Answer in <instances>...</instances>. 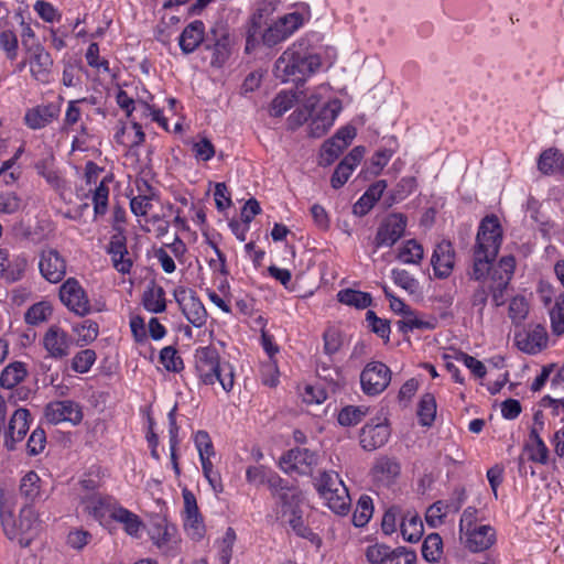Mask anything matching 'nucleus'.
Masks as SVG:
<instances>
[{
    "mask_svg": "<svg viewBox=\"0 0 564 564\" xmlns=\"http://www.w3.org/2000/svg\"><path fill=\"white\" fill-rule=\"evenodd\" d=\"M205 47L206 50L213 51L212 65L220 67L230 54L229 36L226 33H223L213 44L209 43V39L207 37Z\"/></svg>",
    "mask_w": 564,
    "mask_h": 564,
    "instance_id": "79ce46f5",
    "label": "nucleus"
},
{
    "mask_svg": "<svg viewBox=\"0 0 564 564\" xmlns=\"http://www.w3.org/2000/svg\"><path fill=\"white\" fill-rule=\"evenodd\" d=\"M454 258L455 254L452 243L449 241L440 242L431 259L434 274L441 279L447 278L453 271Z\"/></svg>",
    "mask_w": 564,
    "mask_h": 564,
    "instance_id": "cd10ccee",
    "label": "nucleus"
},
{
    "mask_svg": "<svg viewBox=\"0 0 564 564\" xmlns=\"http://www.w3.org/2000/svg\"><path fill=\"white\" fill-rule=\"evenodd\" d=\"M84 511L101 527L110 529L120 503L111 496L93 492L80 500Z\"/></svg>",
    "mask_w": 564,
    "mask_h": 564,
    "instance_id": "423d86ee",
    "label": "nucleus"
},
{
    "mask_svg": "<svg viewBox=\"0 0 564 564\" xmlns=\"http://www.w3.org/2000/svg\"><path fill=\"white\" fill-rule=\"evenodd\" d=\"M195 370L199 383L214 386L218 382L226 393L234 390L236 367L223 358L216 348L207 346L196 350Z\"/></svg>",
    "mask_w": 564,
    "mask_h": 564,
    "instance_id": "f03ea898",
    "label": "nucleus"
},
{
    "mask_svg": "<svg viewBox=\"0 0 564 564\" xmlns=\"http://www.w3.org/2000/svg\"><path fill=\"white\" fill-rule=\"evenodd\" d=\"M31 77L40 84L53 80V58L43 45H33L25 52Z\"/></svg>",
    "mask_w": 564,
    "mask_h": 564,
    "instance_id": "2eb2a0df",
    "label": "nucleus"
},
{
    "mask_svg": "<svg viewBox=\"0 0 564 564\" xmlns=\"http://www.w3.org/2000/svg\"><path fill=\"white\" fill-rule=\"evenodd\" d=\"M30 429V412L20 408L12 414L8 429L4 433V447L13 451L15 445L21 442Z\"/></svg>",
    "mask_w": 564,
    "mask_h": 564,
    "instance_id": "393cba45",
    "label": "nucleus"
},
{
    "mask_svg": "<svg viewBox=\"0 0 564 564\" xmlns=\"http://www.w3.org/2000/svg\"><path fill=\"white\" fill-rule=\"evenodd\" d=\"M44 416L53 425L68 422L76 426L83 421L84 413L79 403L73 400H58L46 404Z\"/></svg>",
    "mask_w": 564,
    "mask_h": 564,
    "instance_id": "ddd939ff",
    "label": "nucleus"
},
{
    "mask_svg": "<svg viewBox=\"0 0 564 564\" xmlns=\"http://www.w3.org/2000/svg\"><path fill=\"white\" fill-rule=\"evenodd\" d=\"M516 268V260L512 256L502 257L490 274V284L492 302L496 306L505 304L503 293L512 279Z\"/></svg>",
    "mask_w": 564,
    "mask_h": 564,
    "instance_id": "4468645a",
    "label": "nucleus"
},
{
    "mask_svg": "<svg viewBox=\"0 0 564 564\" xmlns=\"http://www.w3.org/2000/svg\"><path fill=\"white\" fill-rule=\"evenodd\" d=\"M400 532L404 541L416 543L421 540L424 525L421 517L414 510H406L400 522Z\"/></svg>",
    "mask_w": 564,
    "mask_h": 564,
    "instance_id": "2f4dec72",
    "label": "nucleus"
},
{
    "mask_svg": "<svg viewBox=\"0 0 564 564\" xmlns=\"http://www.w3.org/2000/svg\"><path fill=\"white\" fill-rule=\"evenodd\" d=\"M24 151L23 147H20L13 156L7 161H4L0 167V177H3V182L8 184H12L20 176L19 167H15L17 161L20 159Z\"/></svg>",
    "mask_w": 564,
    "mask_h": 564,
    "instance_id": "bf43d9fd",
    "label": "nucleus"
},
{
    "mask_svg": "<svg viewBox=\"0 0 564 564\" xmlns=\"http://www.w3.org/2000/svg\"><path fill=\"white\" fill-rule=\"evenodd\" d=\"M59 111V107L55 104H41L26 109L23 122L31 130H41L56 120Z\"/></svg>",
    "mask_w": 564,
    "mask_h": 564,
    "instance_id": "b1692460",
    "label": "nucleus"
},
{
    "mask_svg": "<svg viewBox=\"0 0 564 564\" xmlns=\"http://www.w3.org/2000/svg\"><path fill=\"white\" fill-rule=\"evenodd\" d=\"M366 557L370 564H415L416 553L408 547H391L386 544L376 543L369 545Z\"/></svg>",
    "mask_w": 564,
    "mask_h": 564,
    "instance_id": "9d476101",
    "label": "nucleus"
},
{
    "mask_svg": "<svg viewBox=\"0 0 564 564\" xmlns=\"http://www.w3.org/2000/svg\"><path fill=\"white\" fill-rule=\"evenodd\" d=\"M337 300L341 304L364 310L371 305V295L367 292L357 291L352 289H344L337 293Z\"/></svg>",
    "mask_w": 564,
    "mask_h": 564,
    "instance_id": "ea45409f",
    "label": "nucleus"
},
{
    "mask_svg": "<svg viewBox=\"0 0 564 564\" xmlns=\"http://www.w3.org/2000/svg\"><path fill=\"white\" fill-rule=\"evenodd\" d=\"M460 538L469 551L477 553L490 549L496 543V531L489 524H480L460 534Z\"/></svg>",
    "mask_w": 564,
    "mask_h": 564,
    "instance_id": "a878e982",
    "label": "nucleus"
},
{
    "mask_svg": "<svg viewBox=\"0 0 564 564\" xmlns=\"http://www.w3.org/2000/svg\"><path fill=\"white\" fill-rule=\"evenodd\" d=\"M321 55L308 39H300L276 59L274 76L282 83L297 82L317 72Z\"/></svg>",
    "mask_w": 564,
    "mask_h": 564,
    "instance_id": "f257e3e1",
    "label": "nucleus"
},
{
    "mask_svg": "<svg viewBox=\"0 0 564 564\" xmlns=\"http://www.w3.org/2000/svg\"><path fill=\"white\" fill-rule=\"evenodd\" d=\"M443 555V540L438 533L429 534L422 544V556L426 562L435 563Z\"/></svg>",
    "mask_w": 564,
    "mask_h": 564,
    "instance_id": "09e8293b",
    "label": "nucleus"
},
{
    "mask_svg": "<svg viewBox=\"0 0 564 564\" xmlns=\"http://www.w3.org/2000/svg\"><path fill=\"white\" fill-rule=\"evenodd\" d=\"M87 104L94 105V100L88 98H80L69 100L67 102V108L64 116V130H70L80 121L83 115L85 113L84 106Z\"/></svg>",
    "mask_w": 564,
    "mask_h": 564,
    "instance_id": "c03bdc74",
    "label": "nucleus"
},
{
    "mask_svg": "<svg viewBox=\"0 0 564 564\" xmlns=\"http://www.w3.org/2000/svg\"><path fill=\"white\" fill-rule=\"evenodd\" d=\"M110 257L111 264L120 274H129L133 267V261L127 248V238L123 232H116L110 237V241L106 248Z\"/></svg>",
    "mask_w": 564,
    "mask_h": 564,
    "instance_id": "4be33fe9",
    "label": "nucleus"
},
{
    "mask_svg": "<svg viewBox=\"0 0 564 564\" xmlns=\"http://www.w3.org/2000/svg\"><path fill=\"white\" fill-rule=\"evenodd\" d=\"M436 401L433 394L425 393L419 403L417 416L421 425L430 426L435 420Z\"/></svg>",
    "mask_w": 564,
    "mask_h": 564,
    "instance_id": "3c124183",
    "label": "nucleus"
},
{
    "mask_svg": "<svg viewBox=\"0 0 564 564\" xmlns=\"http://www.w3.org/2000/svg\"><path fill=\"white\" fill-rule=\"evenodd\" d=\"M205 24L195 20L187 24L178 36V45L184 54L193 53L200 44H205Z\"/></svg>",
    "mask_w": 564,
    "mask_h": 564,
    "instance_id": "c85d7f7f",
    "label": "nucleus"
},
{
    "mask_svg": "<svg viewBox=\"0 0 564 564\" xmlns=\"http://www.w3.org/2000/svg\"><path fill=\"white\" fill-rule=\"evenodd\" d=\"M236 541V532L232 528H227L221 540L217 542V556L221 564H229L232 555V547Z\"/></svg>",
    "mask_w": 564,
    "mask_h": 564,
    "instance_id": "5fc2aeb1",
    "label": "nucleus"
},
{
    "mask_svg": "<svg viewBox=\"0 0 564 564\" xmlns=\"http://www.w3.org/2000/svg\"><path fill=\"white\" fill-rule=\"evenodd\" d=\"M55 159L52 154H48L35 163V170L46 183L59 195L64 196L68 189L66 181L63 178L61 173L55 167Z\"/></svg>",
    "mask_w": 564,
    "mask_h": 564,
    "instance_id": "bb28decb",
    "label": "nucleus"
},
{
    "mask_svg": "<svg viewBox=\"0 0 564 564\" xmlns=\"http://www.w3.org/2000/svg\"><path fill=\"white\" fill-rule=\"evenodd\" d=\"M85 58L87 64L97 72L109 73V62L100 56L99 45L96 42L88 45Z\"/></svg>",
    "mask_w": 564,
    "mask_h": 564,
    "instance_id": "69168bd1",
    "label": "nucleus"
},
{
    "mask_svg": "<svg viewBox=\"0 0 564 564\" xmlns=\"http://www.w3.org/2000/svg\"><path fill=\"white\" fill-rule=\"evenodd\" d=\"M278 498L282 508V514H290V518L300 516V505L302 502V494L299 489L292 487H283L282 484L275 489H271Z\"/></svg>",
    "mask_w": 564,
    "mask_h": 564,
    "instance_id": "c756f323",
    "label": "nucleus"
},
{
    "mask_svg": "<svg viewBox=\"0 0 564 564\" xmlns=\"http://www.w3.org/2000/svg\"><path fill=\"white\" fill-rule=\"evenodd\" d=\"M314 485L324 505L334 513L346 516L349 512L351 499L338 473L324 470L315 478Z\"/></svg>",
    "mask_w": 564,
    "mask_h": 564,
    "instance_id": "20e7f679",
    "label": "nucleus"
},
{
    "mask_svg": "<svg viewBox=\"0 0 564 564\" xmlns=\"http://www.w3.org/2000/svg\"><path fill=\"white\" fill-rule=\"evenodd\" d=\"M39 269L50 283L61 282L66 274V260L55 249H44L40 254Z\"/></svg>",
    "mask_w": 564,
    "mask_h": 564,
    "instance_id": "412c9836",
    "label": "nucleus"
},
{
    "mask_svg": "<svg viewBox=\"0 0 564 564\" xmlns=\"http://www.w3.org/2000/svg\"><path fill=\"white\" fill-rule=\"evenodd\" d=\"M61 302L79 316L90 313L88 296L75 278H68L59 288Z\"/></svg>",
    "mask_w": 564,
    "mask_h": 564,
    "instance_id": "dca6fc26",
    "label": "nucleus"
},
{
    "mask_svg": "<svg viewBox=\"0 0 564 564\" xmlns=\"http://www.w3.org/2000/svg\"><path fill=\"white\" fill-rule=\"evenodd\" d=\"M192 152L197 161L208 162L215 156V147L206 137L192 143Z\"/></svg>",
    "mask_w": 564,
    "mask_h": 564,
    "instance_id": "774afa93",
    "label": "nucleus"
},
{
    "mask_svg": "<svg viewBox=\"0 0 564 564\" xmlns=\"http://www.w3.org/2000/svg\"><path fill=\"white\" fill-rule=\"evenodd\" d=\"M142 228L147 232L154 234L156 238H162L169 232L170 221L163 216L154 214L145 218V224Z\"/></svg>",
    "mask_w": 564,
    "mask_h": 564,
    "instance_id": "338daca9",
    "label": "nucleus"
},
{
    "mask_svg": "<svg viewBox=\"0 0 564 564\" xmlns=\"http://www.w3.org/2000/svg\"><path fill=\"white\" fill-rule=\"evenodd\" d=\"M552 330L556 335L564 333V293L555 299L554 306L550 310Z\"/></svg>",
    "mask_w": 564,
    "mask_h": 564,
    "instance_id": "680f3d73",
    "label": "nucleus"
},
{
    "mask_svg": "<svg viewBox=\"0 0 564 564\" xmlns=\"http://www.w3.org/2000/svg\"><path fill=\"white\" fill-rule=\"evenodd\" d=\"M390 437L387 417H376L360 431V445L366 451H375L383 446Z\"/></svg>",
    "mask_w": 564,
    "mask_h": 564,
    "instance_id": "6ab92c4d",
    "label": "nucleus"
},
{
    "mask_svg": "<svg viewBox=\"0 0 564 564\" xmlns=\"http://www.w3.org/2000/svg\"><path fill=\"white\" fill-rule=\"evenodd\" d=\"M398 328L401 333L406 334L414 329H431L433 328V324L420 318L412 310H410L403 315V318L398 322Z\"/></svg>",
    "mask_w": 564,
    "mask_h": 564,
    "instance_id": "4d7b16f0",
    "label": "nucleus"
},
{
    "mask_svg": "<svg viewBox=\"0 0 564 564\" xmlns=\"http://www.w3.org/2000/svg\"><path fill=\"white\" fill-rule=\"evenodd\" d=\"M24 364L20 361L8 365L0 375V386L4 389L17 387L26 377Z\"/></svg>",
    "mask_w": 564,
    "mask_h": 564,
    "instance_id": "58836bf2",
    "label": "nucleus"
},
{
    "mask_svg": "<svg viewBox=\"0 0 564 564\" xmlns=\"http://www.w3.org/2000/svg\"><path fill=\"white\" fill-rule=\"evenodd\" d=\"M370 413V406L367 405H347L338 413V423L341 426H355Z\"/></svg>",
    "mask_w": 564,
    "mask_h": 564,
    "instance_id": "49530a36",
    "label": "nucleus"
},
{
    "mask_svg": "<svg viewBox=\"0 0 564 564\" xmlns=\"http://www.w3.org/2000/svg\"><path fill=\"white\" fill-rule=\"evenodd\" d=\"M399 473L400 465L394 459L388 457L378 459L373 466L375 477L382 481H391L399 475Z\"/></svg>",
    "mask_w": 564,
    "mask_h": 564,
    "instance_id": "8fccbe9b",
    "label": "nucleus"
},
{
    "mask_svg": "<svg viewBox=\"0 0 564 564\" xmlns=\"http://www.w3.org/2000/svg\"><path fill=\"white\" fill-rule=\"evenodd\" d=\"M373 511L372 499L369 496H361L358 499L352 522L356 527H362L370 520Z\"/></svg>",
    "mask_w": 564,
    "mask_h": 564,
    "instance_id": "864d4df0",
    "label": "nucleus"
},
{
    "mask_svg": "<svg viewBox=\"0 0 564 564\" xmlns=\"http://www.w3.org/2000/svg\"><path fill=\"white\" fill-rule=\"evenodd\" d=\"M390 368L381 361L368 362L360 372V388L368 397L381 394L391 381Z\"/></svg>",
    "mask_w": 564,
    "mask_h": 564,
    "instance_id": "6e6552de",
    "label": "nucleus"
},
{
    "mask_svg": "<svg viewBox=\"0 0 564 564\" xmlns=\"http://www.w3.org/2000/svg\"><path fill=\"white\" fill-rule=\"evenodd\" d=\"M144 138L142 126L137 121H131L129 127H122L120 131L116 133L117 142L129 149L142 144Z\"/></svg>",
    "mask_w": 564,
    "mask_h": 564,
    "instance_id": "e433bc0d",
    "label": "nucleus"
},
{
    "mask_svg": "<svg viewBox=\"0 0 564 564\" xmlns=\"http://www.w3.org/2000/svg\"><path fill=\"white\" fill-rule=\"evenodd\" d=\"M144 308L153 314L162 313L166 310L165 292L161 286L148 289L143 294Z\"/></svg>",
    "mask_w": 564,
    "mask_h": 564,
    "instance_id": "a18cd8bd",
    "label": "nucleus"
},
{
    "mask_svg": "<svg viewBox=\"0 0 564 564\" xmlns=\"http://www.w3.org/2000/svg\"><path fill=\"white\" fill-rule=\"evenodd\" d=\"M423 254V247L416 240L410 239L398 249L397 259L404 264H419Z\"/></svg>",
    "mask_w": 564,
    "mask_h": 564,
    "instance_id": "de8ad7c7",
    "label": "nucleus"
},
{
    "mask_svg": "<svg viewBox=\"0 0 564 564\" xmlns=\"http://www.w3.org/2000/svg\"><path fill=\"white\" fill-rule=\"evenodd\" d=\"M149 536L159 551L173 556L180 547V535L175 524L164 518L156 519L149 530Z\"/></svg>",
    "mask_w": 564,
    "mask_h": 564,
    "instance_id": "9b49d317",
    "label": "nucleus"
},
{
    "mask_svg": "<svg viewBox=\"0 0 564 564\" xmlns=\"http://www.w3.org/2000/svg\"><path fill=\"white\" fill-rule=\"evenodd\" d=\"M97 358L93 349L78 351L72 360V369L78 373H86L90 370Z\"/></svg>",
    "mask_w": 564,
    "mask_h": 564,
    "instance_id": "e2e57ef3",
    "label": "nucleus"
},
{
    "mask_svg": "<svg viewBox=\"0 0 564 564\" xmlns=\"http://www.w3.org/2000/svg\"><path fill=\"white\" fill-rule=\"evenodd\" d=\"M143 185L147 187V191L142 193L141 188H139V194L137 196H133L130 200L131 212L137 217H147L148 213L153 207V200L155 198L154 191L150 186H148L147 183H144Z\"/></svg>",
    "mask_w": 564,
    "mask_h": 564,
    "instance_id": "a19ab883",
    "label": "nucleus"
},
{
    "mask_svg": "<svg viewBox=\"0 0 564 564\" xmlns=\"http://www.w3.org/2000/svg\"><path fill=\"white\" fill-rule=\"evenodd\" d=\"M529 459L540 465H547L550 460V451L539 435L536 427H532L529 433V442L524 446Z\"/></svg>",
    "mask_w": 564,
    "mask_h": 564,
    "instance_id": "473e14b6",
    "label": "nucleus"
},
{
    "mask_svg": "<svg viewBox=\"0 0 564 564\" xmlns=\"http://www.w3.org/2000/svg\"><path fill=\"white\" fill-rule=\"evenodd\" d=\"M0 520L6 536L22 547L31 544L41 528L37 516L31 507L21 509L19 522H17L12 505L3 497L0 500Z\"/></svg>",
    "mask_w": 564,
    "mask_h": 564,
    "instance_id": "7ed1b4c3",
    "label": "nucleus"
},
{
    "mask_svg": "<svg viewBox=\"0 0 564 564\" xmlns=\"http://www.w3.org/2000/svg\"><path fill=\"white\" fill-rule=\"evenodd\" d=\"M304 21L305 17L301 12L294 11L284 14L264 30L262 34L263 43L272 47L285 41L304 24Z\"/></svg>",
    "mask_w": 564,
    "mask_h": 564,
    "instance_id": "1a4fd4ad",
    "label": "nucleus"
},
{
    "mask_svg": "<svg viewBox=\"0 0 564 564\" xmlns=\"http://www.w3.org/2000/svg\"><path fill=\"white\" fill-rule=\"evenodd\" d=\"M246 479L249 484L254 486H260L267 482L271 489H275L283 482L275 473L261 465L248 467L246 471Z\"/></svg>",
    "mask_w": 564,
    "mask_h": 564,
    "instance_id": "f704fd0d",
    "label": "nucleus"
},
{
    "mask_svg": "<svg viewBox=\"0 0 564 564\" xmlns=\"http://www.w3.org/2000/svg\"><path fill=\"white\" fill-rule=\"evenodd\" d=\"M502 242V229L499 219L495 215L486 216L479 225L475 251L485 257L496 258Z\"/></svg>",
    "mask_w": 564,
    "mask_h": 564,
    "instance_id": "0eeeda50",
    "label": "nucleus"
},
{
    "mask_svg": "<svg viewBox=\"0 0 564 564\" xmlns=\"http://www.w3.org/2000/svg\"><path fill=\"white\" fill-rule=\"evenodd\" d=\"M42 344L50 358L62 359L68 356L73 338L62 327L52 325L43 335Z\"/></svg>",
    "mask_w": 564,
    "mask_h": 564,
    "instance_id": "a211bd4d",
    "label": "nucleus"
},
{
    "mask_svg": "<svg viewBox=\"0 0 564 564\" xmlns=\"http://www.w3.org/2000/svg\"><path fill=\"white\" fill-rule=\"evenodd\" d=\"M52 314V306L47 302H39L33 304L24 315V319L29 325H39L45 322Z\"/></svg>",
    "mask_w": 564,
    "mask_h": 564,
    "instance_id": "603ef678",
    "label": "nucleus"
},
{
    "mask_svg": "<svg viewBox=\"0 0 564 564\" xmlns=\"http://www.w3.org/2000/svg\"><path fill=\"white\" fill-rule=\"evenodd\" d=\"M113 522L120 523L123 531L131 538L139 539L142 535L144 524L141 518L129 509L119 506L115 513Z\"/></svg>",
    "mask_w": 564,
    "mask_h": 564,
    "instance_id": "72a5a7b5",
    "label": "nucleus"
},
{
    "mask_svg": "<svg viewBox=\"0 0 564 564\" xmlns=\"http://www.w3.org/2000/svg\"><path fill=\"white\" fill-rule=\"evenodd\" d=\"M20 494L22 497H24L28 501H35L36 499L41 498L42 495V485L40 476L31 470L28 471L20 481Z\"/></svg>",
    "mask_w": 564,
    "mask_h": 564,
    "instance_id": "37998d69",
    "label": "nucleus"
},
{
    "mask_svg": "<svg viewBox=\"0 0 564 564\" xmlns=\"http://www.w3.org/2000/svg\"><path fill=\"white\" fill-rule=\"evenodd\" d=\"M176 301L186 319L194 327H203L207 321V312L194 291H182L176 295Z\"/></svg>",
    "mask_w": 564,
    "mask_h": 564,
    "instance_id": "5701e85b",
    "label": "nucleus"
},
{
    "mask_svg": "<svg viewBox=\"0 0 564 564\" xmlns=\"http://www.w3.org/2000/svg\"><path fill=\"white\" fill-rule=\"evenodd\" d=\"M184 509L182 513L184 530L193 541H200L206 533L195 495L187 488L182 490Z\"/></svg>",
    "mask_w": 564,
    "mask_h": 564,
    "instance_id": "f8f14e48",
    "label": "nucleus"
},
{
    "mask_svg": "<svg viewBox=\"0 0 564 564\" xmlns=\"http://www.w3.org/2000/svg\"><path fill=\"white\" fill-rule=\"evenodd\" d=\"M404 511L399 506L389 508L381 522V529L386 535H391L397 532L398 523L401 522Z\"/></svg>",
    "mask_w": 564,
    "mask_h": 564,
    "instance_id": "0e129e2a",
    "label": "nucleus"
},
{
    "mask_svg": "<svg viewBox=\"0 0 564 564\" xmlns=\"http://www.w3.org/2000/svg\"><path fill=\"white\" fill-rule=\"evenodd\" d=\"M318 455L304 447H296L286 452L280 458V467L286 474L307 475L317 465Z\"/></svg>",
    "mask_w": 564,
    "mask_h": 564,
    "instance_id": "f3484780",
    "label": "nucleus"
},
{
    "mask_svg": "<svg viewBox=\"0 0 564 564\" xmlns=\"http://www.w3.org/2000/svg\"><path fill=\"white\" fill-rule=\"evenodd\" d=\"M538 167L543 174H553L564 169V156L556 149H547L540 154Z\"/></svg>",
    "mask_w": 564,
    "mask_h": 564,
    "instance_id": "4c0bfd02",
    "label": "nucleus"
},
{
    "mask_svg": "<svg viewBox=\"0 0 564 564\" xmlns=\"http://www.w3.org/2000/svg\"><path fill=\"white\" fill-rule=\"evenodd\" d=\"M387 182L377 181L365 192L354 206L355 213H367L382 196Z\"/></svg>",
    "mask_w": 564,
    "mask_h": 564,
    "instance_id": "c9c22d12",
    "label": "nucleus"
},
{
    "mask_svg": "<svg viewBox=\"0 0 564 564\" xmlns=\"http://www.w3.org/2000/svg\"><path fill=\"white\" fill-rule=\"evenodd\" d=\"M406 219L401 214H391L378 228L375 237L376 250L393 246L404 234Z\"/></svg>",
    "mask_w": 564,
    "mask_h": 564,
    "instance_id": "aec40b11",
    "label": "nucleus"
},
{
    "mask_svg": "<svg viewBox=\"0 0 564 564\" xmlns=\"http://www.w3.org/2000/svg\"><path fill=\"white\" fill-rule=\"evenodd\" d=\"M546 332L541 326H536L530 332L518 334L516 336L518 348L530 355L540 352L546 346Z\"/></svg>",
    "mask_w": 564,
    "mask_h": 564,
    "instance_id": "7c9ffc66",
    "label": "nucleus"
},
{
    "mask_svg": "<svg viewBox=\"0 0 564 564\" xmlns=\"http://www.w3.org/2000/svg\"><path fill=\"white\" fill-rule=\"evenodd\" d=\"M326 86L318 87L317 90L311 93L306 98L304 107L308 111V133L313 138H321L334 124L336 118L341 111V102L338 99H332L323 107L316 109V106L324 91H327Z\"/></svg>",
    "mask_w": 564,
    "mask_h": 564,
    "instance_id": "39448f33",
    "label": "nucleus"
},
{
    "mask_svg": "<svg viewBox=\"0 0 564 564\" xmlns=\"http://www.w3.org/2000/svg\"><path fill=\"white\" fill-rule=\"evenodd\" d=\"M391 279L395 285L410 294H415L419 290L417 280L404 269H392Z\"/></svg>",
    "mask_w": 564,
    "mask_h": 564,
    "instance_id": "13d9d810",
    "label": "nucleus"
},
{
    "mask_svg": "<svg viewBox=\"0 0 564 564\" xmlns=\"http://www.w3.org/2000/svg\"><path fill=\"white\" fill-rule=\"evenodd\" d=\"M160 362L170 372H180L184 368L183 360L173 346H166L161 349Z\"/></svg>",
    "mask_w": 564,
    "mask_h": 564,
    "instance_id": "6e6d98bb",
    "label": "nucleus"
},
{
    "mask_svg": "<svg viewBox=\"0 0 564 564\" xmlns=\"http://www.w3.org/2000/svg\"><path fill=\"white\" fill-rule=\"evenodd\" d=\"M448 511V505L438 500L431 505L425 512V521L429 527L437 528L443 524L444 519Z\"/></svg>",
    "mask_w": 564,
    "mask_h": 564,
    "instance_id": "052dcab7",
    "label": "nucleus"
}]
</instances>
